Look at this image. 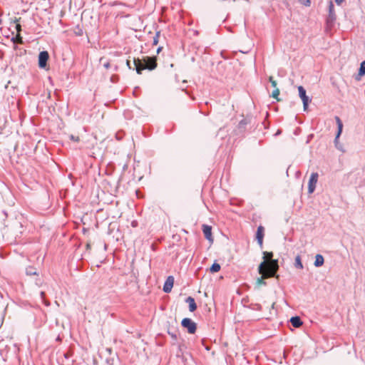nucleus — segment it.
Returning <instances> with one entry per match:
<instances>
[{"instance_id": "nucleus-1", "label": "nucleus", "mask_w": 365, "mask_h": 365, "mask_svg": "<svg viewBox=\"0 0 365 365\" xmlns=\"http://www.w3.org/2000/svg\"><path fill=\"white\" fill-rule=\"evenodd\" d=\"M279 269V261L277 259H272L267 262L266 268L263 269V274L266 278H276L279 279V275L277 274V272Z\"/></svg>"}, {"instance_id": "nucleus-2", "label": "nucleus", "mask_w": 365, "mask_h": 365, "mask_svg": "<svg viewBox=\"0 0 365 365\" xmlns=\"http://www.w3.org/2000/svg\"><path fill=\"white\" fill-rule=\"evenodd\" d=\"M329 14L326 19L327 29H331L334 25L336 16L334 11V5L331 1L329 3Z\"/></svg>"}, {"instance_id": "nucleus-3", "label": "nucleus", "mask_w": 365, "mask_h": 365, "mask_svg": "<svg viewBox=\"0 0 365 365\" xmlns=\"http://www.w3.org/2000/svg\"><path fill=\"white\" fill-rule=\"evenodd\" d=\"M140 63L144 66L145 68L149 71L155 70L158 66L156 56H145L140 59Z\"/></svg>"}, {"instance_id": "nucleus-4", "label": "nucleus", "mask_w": 365, "mask_h": 365, "mask_svg": "<svg viewBox=\"0 0 365 365\" xmlns=\"http://www.w3.org/2000/svg\"><path fill=\"white\" fill-rule=\"evenodd\" d=\"M181 326L185 329L190 334H194L197 329V324L190 318L187 317L182 319Z\"/></svg>"}, {"instance_id": "nucleus-5", "label": "nucleus", "mask_w": 365, "mask_h": 365, "mask_svg": "<svg viewBox=\"0 0 365 365\" xmlns=\"http://www.w3.org/2000/svg\"><path fill=\"white\" fill-rule=\"evenodd\" d=\"M335 120L337 125V131L334 140V145L339 150H343L342 145L339 143V138L343 130V123L339 116H335Z\"/></svg>"}, {"instance_id": "nucleus-6", "label": "nucleus", "mask_w": 365, "mask_h": 365, "mask_svg": "<svg viewBox=\"0 0 365 365\" xmlns=\"http://www.w3.org/2000/svg\"><path fill=\"white\" fill-rule=\"evenodd\" d=\"M252 118L250 116H247L241 120L235 130L236 135H243L247 129V125L250 124Z\"/></svg>"}, {"instance_id": "nucleus-7", "label": "nucleus", "mask_w": 365, "mask_h": 365, "mask_svg": "<svg viewBox=\"0 0 365 365\" xmlns=\"http://www.w3.org/2000/svg\"><path fill=\"white\" fill-rule=\"evenodd\" d=\"M49 59V53L47 51H41L38 57V66L40 68L48 70V61Z\"/></svg>"}, {"instance_id": "nucleus-8", "label": "nucleus", "mask_w": 365, "mask_h": 365, "mask_svg": "<svg viewBox=\"0 0 365 365\" xmlns=\"http://www.w3.org/2000/svg\"><path fill=\"white\" fill-rule=\"evenodd\" d=\"M263 257V261L259 264L257 271L259 274H262L263 272V269L266 268V264H267V262L273 259L274 253L272 252H267L264 251L262 252Z\"/></svg>"}, {"instance_id": "nucleus-9", "label": "nucleus", "mask_w": 365, "mask_h": 365, "mask_svg": "<svg viewBox=\"0 0 365 365\" xmlns=\"http://www.w3.org/2000/svg\"><path fill=\"white\" fill-rule=\"evenodd\" d=\"M299 96L302 101L304 110H307L308 108L309 103H310V98L306 94V90L302 86H298Z\"/></svg>"}, {"instance_id": "nucleus-10", "label": "nucleus", "mask_w": 365, "mask_h": 365, "mask_svg": "<svg viewBox=\"0 0 365 365\" xmlns=\"http://www.w3.org/2000/svg\"><path fill=\"white\" fill-rule=\"evenodd\" d=\"M319 175L317 173H312L308 182V193L312 194L314 192L316 185L318 180Z\"/></svg>"}, {"instance_id": "nucleus-11", "label": "nucleus", "mask_w": 365, "mask_h": 365, "mask_svg": "<svg viewBox=\"0 0 365 365\" xmlns=\"http://www.w3.org/2000/svg\"><path fill=\"white\" fill-rule=\"evenodd\" d=\"M202 230L205 238L210 243H212L214 241L212 234V227L208 225H202Z\"/></svg>"}, {"instance_id": "nucleus-12", "label": "nucleus", "mask_w": 365, "mask_h": 365, "mask_svg": "<svg viewBox=\"0 0 365 365\" xmlns=\"http://www.w3.org/2000/svg\"><path fill=\"white\" fill-rule=\"evenodd\" d=\"M264 237V227L262 225H259L257 229L255 238L261 248H262V246H263Z\"/></svg>"}, {"instance_id": "nucleus-13", "label": "nucleus", "mask_w": 365, "mask_h": 365, "mask_svg": "<svg viewBox=\"0 0 365 365\" xmlns=\"http://www.w3.org/2000/svg\"><path fill=\"white\" fill-rule=\"evenodd\" d=\"M174 283V277L173 276H169L166 281L164 283L163 290L165 293H170L172 290Z\"/></svg>"}, {"instance_id": "nucleus-14", "label": "nucleus", "mask_w": 365, "mask_h": 365, "mask_svg": "<svg viewBox=\"0 0 365 365\" xmlns=\"http://www.w3.org/2000/svg\"><path fill=\"white\" fill-rule=\"evenodd\" d=\"M133 63H134V66H135V69L136 71V73L138 74H142V71L143 70H145L144 66H143L142 63H140V58H134L133 59Z\"/></svg>"}, {"instance_id": "nucleus-15", "label": "nucleus", "mask_w": 365, "mask_h": 365, "mask_svg": "<svg viewBox=\"0 0 365 365\" xmlns=\"http://www.w3.org/2000/svg\"><path fill=\"white\" fill-rule=\"evenodd\" d=\"M185 302L188 304L189 311L190 312H193L197 309V304L193 297H187L185 299Z\"/></svg>"}, {"instance_id": "nucleus-16", "label": "nucleus", "mask_w": 365, "mask_h": 365, "mask_svg": "<svg viewBox=\"0 0 365 365\" xmlns=\"http://www.w3.org/2000/svg\"><path fill=\"white\" fill-rule=\"evenodd\" d=\"M289 322L295 328L300 327L303 324L301 318L298 316L292 317L289 319Z\"/></svg>"}, {"instance_id": "nucleus-17", "label": "nucleus", "mask_w": 365, "mask_h": 365, "mask_svg": "<svg viewBox=\"0 0 365 365\" xmlns=\"http://www.w3.org/2000/svg\"><path fill=\"white\" fill-rule=\"evenodd\" d=\"M11 41L14 43V48L15 50H17L18 48L16 43H19L20 44H22L24 43L23 37L21 36L20 34H17L16 36L12 37Z\"/></svg>"}, {"instance_id": "nucleus-18", "label": "nucleus", "mask_w": 365, "mask_h": 365, "mask_svg": "<svg viewBox=\"0 0 365 365\" xmlns=\"http://www.w3.org/2000/svg\"><path fill=\"white\" fill-rule=\"evenodd\" d=\"M324 257L320 254H317L315 256V261L314 262V265L316 267H322L324 264Z\"/></svg>"}, {"instance_id": "nucleus-19", "label": "nucleus", "mask_w": 365, "mask_h": 365, "mask_svg": "<svg viewBox=\"0 0 365 365\" xmlns=\"http://www.w3.org/2000/svg\"><path fill=\"white\" fill-rule=\"evenodd\" d=\"M26 274L29 276L38 275L36 268L32 266H29L26 268Z\"/></svg>"}, {"instance_id": "nucleus-20", "label": "nucleus", "mask_w": 365, "mask_h": 365, "mask_svg": "<svg viewBox=\"0 0 365 365\" xmlns=\"http://www.w3.org/2000/svg\"><path fill=\"white\" fill-rule=\"evenodd\" d=\"M167 332L174 341H177L178 331L176 328H174L173 330H171L170 328L168 327Z\"/></svg>"}, {"instance_id": "nucleus-21", "label": "nucleus", "mask_w": 365, "mask_h": 365, "mask_svg": "<svg viewBox=\"0 0 365 365\" xmlns=\"http://www.w3.org/2000/svg\"><path fill=\"white\" fill-rule=\"evenodd\" d=\"M221 269V266L220 264L217 262H214L212 266L210 267V272L211 273L218 272Z\"/></svg>"}, {"instance_id": "nucleus-22", "label": "nucleus", "mask_w": 365, "mask_h": 365, "mask_svg": "<svg viewBox=\"0 0 365 365\" xmlns=\"http://www.w3.org/2000/svg\"><path fill=\"white\" fill-rule=\"evenodd\" d=\"M294 266L296 268L300 269H303L304 267L302 263L301 257L299 255H297L295 258Z\"/></svg>"}, {"instance_id": "nucleus-23", "label": "nucleus", "mask_w": 365, "mask_h": 365, "mask_svg": "<svg viewBox=\"0 0 365 365\" xmlns=\"http://www.w3.org/2000/svg\"><path fill=\"white\" fill-rule=\"evenodd\" d=\"M265 279L267 278L263 274H261V277L257 279V285H267V282L264 281Z\"/></svg>"}, {"instance_id": "nucleus-24", "label": "nucleus", "mask_w": 365, "mask_h": 365, "mask_svg": "<svg viewBox=\"0 0 365 365\" xmlns=\"http://www.w3.org/2000/svg\"><path fill=\"white\" fill-rule=\"evenodd\" d=\"M280 93L279 89L276 88L272 93V97L275 98L277 101H280V99L278 98L279 95Z\"/></svg>"}, {"instance_id": "nucleus-25", "label": "nucleus", "mask_w": 365, "mask_h": 365, "mask_svg": "<svg viewBox=\"0 0 365 365\" xmlns=\"http://www.w3.org/2000/svg\"><path fill=\"white\" fill-rule=\"evenodd\" d=\"M41 294V299L43 302V304L46 305V306H49L50 305V302L46 299V293L44 292H41L40 293Z\"/></svg>"}, {"instance_id": "nucleus-26", "label": "nucleus", "mask_w": 365, "mask_h": 365, "mask_svg": "<svg viewBox=\"0 0 365 365\" xmlns=\"http://www.w3.org/2000/svg\"><path fill=\"white\" fill-rule=\"evenodd\" d=\"M359 71L360 72V74L361 75L362 73H364L365 75V61H363L361 63H360V66H359Z\"/></svg>"}, {"instance_id": "nucleus-27", "label": "nucleus", "mask_w": 365, "mask_h": 365, "mask_svg": "<svg viewBox=\"0 0 365 365\" xmlns=\"http://www.w3.org/2000/svg\"><path fill=\"white\" fill-rule=\"evenodd\" d=\"M160 34V31H157L155 33V36L153 37V45H157L158 43V41H159L158 39H159Z\"/></svg>"}, {"instance_id": "nucleus-28", "label": "nucleus", "mask_w": 365, "mask_h": 365, "mask_svg": "<svg viewBox=\"0 0 365 365\" xmlns=\"http://www.w3.org/2000/svg\"><path fill=\"white\" fill-rule=\"evenodd\" d=\"M20 19H21V18H19V19H16V20H15V22H16V29L17 34H20V32L21 31V24H19L18 23L20 21Z\"/></svg>"}, {"instance_id": "nucleus-29", "label": "nucleus", "mask_w": 365, "mask_h": 365, "mask_svg": "<svg viewBox=\"0 0 365 365\" xmlns=\"http://www.w3.org/2000/svg\"><path fill=\"white\" fill-rule=\"evenodd\" d=\"M69 139L71 140H73L74 142H79L80 141V138L78 136H76V135H69L68 136Z\"/></svg>"}, {"instance_id": "nucleus-30", "label": "nucleus", "mask_w": 365, "mask_h": 365, "mask_svg": "<svg viewBox=\"0 0 365 365\" xmlns=\"http://www.w3.org/2000/svg\"><path fill=\"white\" fill-rule=\"evenodd\" d=\"M269 81L272 84V86L276 88L277 83V81L274 79V78L272 76H270L269 78Z\"/></svg>"}, {"instance_id": "nucleus-31", "label": "nucleus", "mask_w": 365, "mask_h": 365, "mask_svg": "<svg viewBox=\"0 0 365 365\" xmlns=\"http://www.w3.org/2000/svg\"><path fill=\"white\" fill-rule=\"evenodd\" d=\"M364 76V73H362L361 75L360 74V72L358 71V73L356 75H355L354 76V79L356 81H361V78Z\"/></svg>"}, {"instance_id": "nucleus-32", "label": "nucleus", "mask_w": 365, "mask_h": 365, "mask_svg": "<svg viewBox=\"0 0 365 365\" xmlns=\"http://www.w3.org/2000/svg\"><path fill=\"white\" fill-rule=\"evenodd\" d=\"M119 80V76L118 75H113L111 76L110 77V81L113 82V83H117Z\"/></svg>"}, {"instance_id": "nucleus-33", "label": "nucleus", "mask_w": 365, "mask_h": 365, "mask_svg": "<svg viewBox=\"0 0 365 365\" xmlns=\"http://www.w3.org/2000/svg\"><path fill=\"white\" fill-rule=\"evenodd\" d=\"M300 3L306 6L311 5V0H299Z\"/></svg>"}, {"instance_id": "nucleus-34", "label": "nucleus", "mask_w": 365, "mask_h": 365, "mask_svg": "<svg viewBox=\"0 0 365 365\" xmlns=\"http://www.w3.org/2000/svg\"><path fill=\"white\" fill-rule=\"evenodd\" d=\"M103 67L106 69H108L110 68V63L109 61H106L103 63Z\"/></svg>"}, {"instance_id": "nucleus-35", "label": "nucleus", "mask_w": 365, "mask_h": 365, "mask_svg": "<svg viewBox=\"0 0 365 365\" xmlns=\"http://www.w3.org/2000/svg\"><path fill=\"white\" fill-rule=\"evenodd\" d=\"M115 138L118 140H120L123 138V133H116Z\"/></svg>"}, {"instance_id": "nucleus-36", "label": "nucleus", "mask_w": 365, "mask_h": 365, "mask_svg": "<svg viewBox=\"0 0 365 365\" xmlns=\"http://www.w3.org/2000/svg\"><path fill=\"white\" fill-rule=\"evenodd\" d=\"M205 339H202V345L205 346V349H207V350H208V351H209V350L210 349V347L209 346H206V345L205 344Z\"/></svg>"}, {"instance_id": "nucleus-37", "label": "nucleus", "mask_w": 365, "mask_h": 365, "mask_svg": "<svg viewBox=\"0 0 365 365\" xmlns=\"http://www.w3.org/2000/svg\"><path fill=\"white\" fill-rule=\"evenodd\" d=\"M106 362L108 365H113V359H108Z\"/></svg>"}, {"instance_id": "nucleus-38", "label": "nucleus", "mask_w": 365, "mask_h": 365, "mask_svg": "<svg viewBox=\"0 0 365 365\" xmlns=\"http://www.w3.org/2000/svg\"><path fill=\"white\" fill-rule=\"evenodd\" d=\"M19 50V55L21 56L22 54H24L25 52H26V50L23 49V48H17Z\"/></svg>"}, {"instance_id": "nucleus-39", "label": "nucleus", "mask_w": 365, "mask_h": 365, "mask_svg": "<svg viewBox=\"0 0 365 365\" xmlns=\"http://www.w3.org/2000/svg\"><path fill=\"white\" fill-rule=\"evenodd\" d=\"M126 66L129 68V69H132L130 60L126 61Z\"/></svg>"}, {"instance_id": "nucleus-40", "label": "nucleus", "mask_w": 365, "mask_h": 365, "mask_svg": "<svg viewBox=\"0 0 365 365\" xmlns=\"http://www.w3.org/2000/svg\"><path fill=\"white\" fill-rule=\"evenodd\" d=\"M343 1L344 0H335L336 4L338 5H340Z\"/></svg>"}, {"instance_id": "nucleus-41", "label": "nucleus", "mask_w": 365, "mask_h": 365, "mask_svg": "<svg viewBox=\"0 0 365 365\" xmlns=\"http://www.w3.org/2000/svg\"><path fill=\"white\" fill-rule=\"evenodd\" d=\"M163 50V47L162 46H159L158 48H157V53H160V51Z\"/></svg>"}, {"instance_id": "nucleus-42", "label": "nucleus", "mask_w": 365, "mask_h": 365, "mask_svg": "<svg viewBox=\"0 0 365 365\" xmlns=\"http://www.w3.org/2000/svg\"><path fill=\"white\" fill-rule=\"evenodd\" d=\"M91 244L90 243H87L86 245V250H91Z\"/></svg>"}, {"instance_id": "nucleus-43", "label": "nucleus", "mask_w": 365, "mask_h": 365, "mask_svg": "<svg viewBox=\"0 0 365 365\" xmlns=\"http://www.w3.org/2000/svg\"><path fill=\"white\" fill-rule=\"evenodd\" d=\"M64 356H65L66 358H68L70 354L68 353H66V354H64Z\"/></svg>"}, {"instance_id": "nucleus-44", "label": "nucleus", "mask_w": 365, "mask_h": 365, "mask_svg": "<svg viewBox=\"0 0 365 365\" xmlns=\"http://www.w3.org/2000/svg\"><path fill=\"white\" fill-rule=\"evenodd\" d=\"M104 59H105V58H104V57H101V58H100L99 61L101 63Z\"/></svg>"}, {"instance_id": "nucleus-45", "label": "nucleus", "mask_w": 365, "mask_h": 365, "mask_svg": "<svg viewBox=\"0 0 365 365\" xmlns=\"http://www.w3.org/2000/svg\"><path fill=\"white\" fill-rule=\"evenodd\" d=\"M3 212H4V215L6 217H7V212H6L5 211H3Z\"/></svg>"}, {"instance_id": "nucleus-46", "label": "nucleus", "mask_w": 365, "mask_h": 365, "mask_svg": "<svg viewBox=\"0 0 365 365\" xmlns=\"http://www.w3.org/2000/svg\"><path fill=\"white\" fill-rule=\"evenodd\" d=\"M114 70H115V71H117V70H118V66H115L114 67Z\"/></svg>"}, {"instance_id": "nucleus-47", "label": "nucleus", "mask_w": 365, "mask_h": 365, "mask_svg": "<svg viewBox=\"0 0 365 365\" xmlns=\"http://www.w3.org/2000/svg\"><path fill=\"white\" fill-rule=\"evenodd\" d=\"M2 23V20L0 19V24H1Z\"/></svg>"}]
</instances>
